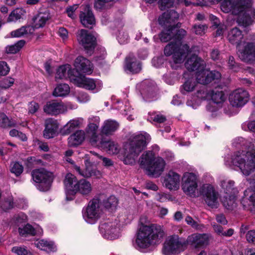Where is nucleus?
Listing matches in <instances>:
<instances>
[{
  "label": "nucleus",
  "instance_id": "bb28decb",
  "mask_svg": "<svg viewBox=\"0 0 255 255\" xmlns=\"http://www.w3.org/2000/svg\"><path fill=\"white\" fill-rule=\"evenodd\" d=\"M74 65L78 71L87 74H90L93 70L91 62L81 56L76 59Z\"/></svg>",
  "mask_w": 255,
  "mask_h": 255
},
{
  "label": "nucleus",
  "instance_id": "58836bf2",
  "mask_svg": "<svg viewBox=\"0 0 255 255\" xmlns=\"http://www.w3.org/2000/svg\"><path fill=\"white\" fill-rule=\"evenodd\" d=\"M34 245L37 248L48 252H54L57 250L56 246L51 241L45 240H37L35 242Z\"/></svg>",
  "mask_w": 255,
  "mask_h": 255
},
{
  "label": "nucleus",
  "instance_id": "a19ab883",
  "mask_svg": "<svg viewBox=\"0 0 255 255\" xmlns=\"http://www.w3.org/2000/svg\"><path fill=\"white\" fill-rule=\"evenodd\" d=\"M235 182L229 179H224L221 181V186L226 195L237 194V190L234 187Z\"/></svg>",
  "mask_w": 255,
  "mask_h": 255
},
{
  "label": "nucleus",
  "instance_id": "a211bd4d",
  "mask_svg": "<svg viewBox=\"0 0 255 255\" xmlns=\"http://www.w3.org/2000/svg\"><path fill=\"white\" fill-rule=\"evenodd\" d=\"M186 243L193 248L203 249L209 244V235L205 233H194L188 237Z\"/></svg>",
  "mask_w": 255,
  "mask_h": 255
},
{
  "label": "nucleus",
  "instance_id": "7ed1b4c3",
  "mask_svg": "<svg viewBox=\"0 0 255 255\" xmlns=\"http://www.w3.org/2000/svg\"><path fill=\"white\" fill-rule=\"evenodd\" d=\"M174 21H172L169 26L171 28H175L173 32L174 41L168 44L164 48V54L166 56L173 55V61L175 63H182L186 55L189 52H191L193 49L198 48L194 47L189 49V46L187 44H182L181 40L186 35L187 32L183 29H177L174 24Z\"/></svg>",
  "mask_w": 255,
  "mask_h": 255
},
{
  "label": "nucleus",
  "instance_id": "79ce46f5",
  "mask_svg": "<svg viewBox=\"0 0 255 255\" xmlns=\"http://www.w3.org/2000/svg\"><path fill=\"white\" fill-rule=\"evenodd\" d=\"M236 194H229L224 196L222 199L224 206L228 210H233L236 207Z\"/></svg>",
  "mask_w": 255,
  "mask_h": 255
},
{
  "label": "nucleus",
  "instance_id": "473e14b6",
  "mask_svg": "<svg viewBox=\"0 0 255 255\" xmlns=\"http://www.w3.org/2000/svg\"><path fill=\"white\" fill-rule=\"evenodd\" d=\"M97 145L106 148L107 151L110 154H117L120 151V147L117 143L114 141L105 140L103 138L100 139V141Z\"/></svg>",
  "mask_w": 255,
  "mask_h": 255
},
{
  "label": "nucleus",
  "instance_id": "bf43d9fd",
  "mask_svg": "<svg viewBox=\"0 0 255 255\" xmlns=\"http://www.w3.org/2000/svg\"><path fill=\"white\" fill-rule=\"evenodd\" d=\"M11 251L17 255H27L29 251L24 246H15L12 248Z\"/></svg>",
  "mask_w": 255,
  "mask_h": 255
},
{
  "label": "nucleus",
  "instance_id": "7c9ffc66",
  "mask_svg": "<svg viewBox=\"0 0 255 255\" xmlns=\"http://www.w3.org/2000/svg\"><path fill=\"white\" fill-rule=\"evenodd\" d=\"M125 69L131 73H137L141 69L140 63L133 56H129L126 59Z\"/></svg>",
  "mask_w": 255,
  "mask_h": 255
},
{
  "label": "nucleus",
  "instance_id": "c756f323",
  "mask_svg": "<svg viewBox=\"0 0 255 255\" xmlns=\"http://www.w3.org/2000/svg\"><path fill=\"white\" fill-rule=\"evenodd\" d=\"M14 207L24 209L27 207V203L25 200L19 199L13 201V198L10 196H8L2 203L1 208L4 211L10 210Z\"/></svg>",
  "mask_w": 255,
  "mask_h": 255
},
{
  "label": "nucleus",
  "instance_id": "8fccbe9b",
  "mask_svg": "<svg viewBox=\"0 0 255 255\" xmlns=\"http://www.w3.org/2000/svg\"><path fill=\"white\" fill-rule=\"evenodd\" d=\"M25 41L21 40L13 45H8L5 48V52L8 54H14L20 50L24 46Z\"/></svg>",
  "mask_w": 255,
  "mask_h": 255
},
{
  "label": "nucleus",
  "instance_id": "f3484780",
  "mask_svg": "<svg viewBox=\"0 0 255 255\" xmlns=\"http://www.w3.org/2000/svg\"><path fill=\"white\" fill-rule=\"evenodd\" d=\"M249 97L248 91L242 88H239L230 95L229 101L233 107H242L249 101Z\"/></svg>",
  "mask_w": 255,
  "mask_h": 255
},
{
  "label": "nucleus",
  "instance_id": "423d86ee",
  "mask_svg": "<svg viewBox=\"0 0 255 255\" xmlns=\"http://www.w3.org/2000/svg\"><path fill=\"white\" fill-rule=\"evenodd\" d=\"M150 139V135L146 133L131 136L128 143L125 146L123 158L124 163L129 165L133 164Z\"/></svg>",
  "mask_w": 255,
  "mask_h": 255
},
{
  "label": "nucleus",
  "instance_id": "6ab92c4d",
  "mask_svg": "<svg viewBox=\"0 0 255 255\" xmlns=\"http://www.w3.org/2000/svg\"><path fill=\"white\" fill-rule=\"evenodd\" d=\"M116 222H102L99 226V230L103 237L109 240H115L120 236Z\"/></svg>",
  "mask_w": 255,
  "mask_h": 255
},
{
  "label": "nucleus",
  "instance_id": "69168bd1",
  "mask_svg": "<svg viewBox=\"0 0 255 255\" xmlns=\"http://www.w3.org/2000/svg\"><path fill=\"white\" fill-rule=\"evenodd\" d=\"M9 72V68L7 63L4 61H0V77L7 75Z\"/></svg>",
  "mask_w": 255,
  "mask_h": 255
},
{
  "label": "nucleus",
  "instance_id": "0e129e2a",
  "mask_svg": "<svg viewBox=\"0 0 255 255\" xmlns=\"http://www.w3.org/2000/svg\"><path fill=\"white\" fill-rule=\"evenodd\" d=\"M27 27L22 26L20 28L12 31L11 32V35L12 37H19L23 36L27 33Z\"/></svg>",
  "mask_w": 255,
  "mask_h": 255
},
{
  "label": "nucleus",
  "instance_id": "6e6d98bb",
  "mask_svg": "<svg viewBox=\"0 0 255 255\" xmlns=\"http://www.w3.org/2000/svg\"><path fill=\"white\" fill-rule=\"evenodd\" d=\"M10 171L16 176H19L23 170V166L18 162H13L10 164Z\"/></svg>",
  "mask_w": 255,
  "mask_h": 255
},
{
  "label": "nucleus",
  "instance_id": "864d4df0",
  "mask_svg": "<svg viewBox=\"0 0 255 255\" xmlns=\"http://www.w3.org/2000/svg\"><path fill=\"white\" fill-rule=\"evenodd\" d=\"M24 13V11L22 9L16 8L13 10L9 15L7 22H13L20 19Z\"/></svg>",
  "mask_w": 255,
  "mask_h": 255
},
{
  "label": "nucleus",
  "instance_id": "09e8293b",
  "mask_svg": "<svg viewBox=\"0 0 255 255\" xmlns=\"http://www.w3.org/2000/svg\"><path fill=\"white\" fill-rule=\"evenodd\" d=\"M18 232L19 235L22 237H27L29 235L34 236L36 234L35 230L29 224H27L22 228L19 227Z\"/></svg>",
  "mask_w": 255,
  "mask_h": 255
},
{
  "label": "nucleus",
  "instance_id": "e433bc0d",
  "mask_svg": "<svg viewBox=\"0 0 255 255\" xmlns=\"http://www.w3.org/2000/svg\"><path fill=\"white\" fill-rule=\"evenodd\" d=\"M74 194L77 192H79L82 195H88L92 191L91 183L85 179L79 180L76 183V187H74Z\"/></svg>",
  "mask_w": 255,
  "mask_h": 255
},
{
  "label": "nucleus",
  "instance_id": "9d476101",
  "mask_svg": "<svg viewBox=\"0 0 255 255\" xmlns=\"http://www.w3.org/2000/svg\"><path fill=\"white\" fill-rule=\"evenodd\" d=\"M33 180L38 183L37 188L42 191H48L50 187L52 181V175L51 172L44 168L35 169L32 172Z\"/></svg>",
  "mask_w": 255,
  "mask_h": 255
},
{
  "label": "nucleus",
  "instance_id": "3c124183",
  "mask_svg": "<svg viewBox=\"0 0 255 255\" xmlns=\"http://www.w3.org/2000/svg\"><path fill=\"white\" fill-rule=\"evenodd\" d=\"M27 220V216L23 213H19L15 215L11 221V225L15 226H19L20 225L24 223Z\"/></svg>",
  "mask_w": 255,
  "mask_h": 255
},
{
  "label": "nucleus",
  "instance_id": "2eb2a0df",
  "mask_svg": "<svg viewBox=\"0 0 255 255\" xmlns=\"http://www.w3.org/2000/svg\"><path fill=\"white\" fill-rule=\"evenodd\" d=\"M77 40L88 53H91L96 45L95 37L85 29H81L77 33Z\"/></svg>",
  "mask_w": 255,
  "mask_h": 255
},
{
  "label": "nucleus",
  "instance_id": "72a5a7b5",
  "mask_svg": "<svg viewBox=\"0 0 255 255\" xmlns=\"http://www.w3.org/2000/svg\"><path fill=\"white\" fill-rule=\"evenodd\" d=\"M74 169L80 175L85 177L95 176L100 178L101 176L100 171L97 170L95 167L91 165L87 166L84 171H82L80 167L77 165L74 166Z\"/></svg>",
  "mask_w": 255,
  "mask_h": 255
},
{
  "label": "nucleus",
  "instance_id": "4be33fe9",
  "mask_svg": "<svg viewBox=\"0 0 255 255\" xmlns=\"http://www.w3.org/2000/svg\"><path fill=\"white\" fill-rule=\"evenodd\" d=\"M74 80L78 87L90 90H95V92L99 91L103 85L99 80H95L85 77L76 78Z\"/></svg>",
  "mask_w": 255,
  "mask_h": 255
},
{
  "label": "nucleus",
  "instance_id": "f8f14e48",
  "mask_svg": "<svg viewBox=\"0 0 255 255\" xmlns=\"http://www.w3.org/2000/svg\"><path fill=\"white\" fill-rule=\"evenodd\" d=\"M197 187V175L193 172H185L182 177V188L183 192L190 197H195Z\"/></svg>",
  "mask_w": 255,
  "mask_h": 255
},
{
  "label": "nucleus",
  "instance_id": "f704fd0d",
  "mask_svg": "<svg viewBox=\"0 0 255 255\" xmlns=\"http://www.w3.org/2000/svg\"><path fill=\"white\" fill-rule=\"evenodd\" d=\"M119 127V125L116 121L108 120L104 123L101 129V133L102 135H112L117 130Z\"/></svg>",
  "mask_w": 255,
  "mask_h": 255
},
{
  "label": "nucleus",
  "instance_id": "052dcab7",
  "mask_svg": "<svg viewBox=\"0 0 255 255\" xmlns=\"http://www.w3.org/2000/svg\"><path fill=\"white\" fill-rule=\"evenodd\" d=\"M208 27L206 24H195L193 27L194 33L197 35H202L205 33Z\"/></svg>",
  "mask_w": 255,
  "mask_h": 255
},
{
  "label": "nucleus",
  "instance_id": "dca6fc26",
  "mask_svg": "<svg viewBox=\"0 0 255 255\" xmlns=\"http://www.w3.org/2000/svg\"><path fill=\"white\" fill-rule=\"evenodd\" d=\"M71 103L64 104L55 101L47 102L43 107V111L48 115H57L63 114L69 109H75Z\"/></svg>",
  "mask_w": 255,
  "mask_h": 255
},
{
  "label": "nucleus",
  "instance_id": "338daca9",
  "mask_svg": "<svg viewBox=\"0 0 255 255\" xmlns=\"http://www.w3.org/2000/svg\"><path fill=\"white\" fill-rule=\"evenodd\" d=\"M117 39L120 43L123 44L128 42V36L127 33L124 31H120L118 36Z\"/></svg>",
  "mask_w": 255,
  "mask_h": 255
},
{
  "label": "nucleus",
  "instance_id": "ea45409f",
  "mask_svg": "<svg viewBox=\"0 0 255 255\" xmlns=\"http://www.w3.org/2000/svg\"><path fill=\"white\" fill-rule=\"evenodd\" d=\"M72 72L70 65L67 64L61 66L57 70L55 79L57 80L66 79L67 78H70Z\"/></svg>",
  "mask_w": 255,
  "mask_h": 255
},
{
  "label": "nucleus",
  "instance_id": "6e6552de",
  "mask_svg": "<svg viewBox=\"0 0 255 255\" xmlns=\"http://www.w3.org/2000/svg\"><path fill=\"white\" fill-rule=\"evenodd\" d=\"M85 221L90 224L96 223L103 214L102 201L99 198H94L90 201L85 209L82 211Z\"/></svg>",
  "mask_w": 255,
  "mask_h": 255
},
{
  "label": "nucleus",
  "instance_id": "20e7f679",
  "mask_svg": "<svg viewBox=\"0 0 255 255\" xmlns=\"http://www.w3.org/2000/svg\"><path fill=\"white\" fill-rule=\"evenodd\" d=\"M164 235L162 228L157 224L142 225L140 227L135 240V247L138 249H146L158 244Z\"/></svg>",
  "mask_w": 255,
  "mask_h": 255
},
{
  "label": "nucleus",
  "instance_id": "2f4dec72",
  "mask_svg": "<svg viewBox=\"0 0 255 255\" xmlns=\"http://www.w3.org/2000/svg\"><path fill=\"white\" fill-rule=\"evenodd\" d=\"M50 18V13L47 10L39 12L33 18V27L36 29L43 27Z\"/></svg>",
  "mask_w": 255,
  "mask_h": 255
},
{
  "label": "nucleus",
  "instance_id": "5fc2aeb1",
  "mask_svg": "<svg viewBox=\"0 0 255 255\" xmlns=\"http://www.w3.org/2000/svg\"><path fill=\"white\" fill-rule=\"evenodd\" d=\"M148 120L150 122H154L157 123H163L166 121V118L157 113H149L148 117Z\"/></svg>",
  "mask_w": 255,
  "mask_h": 255
},
{
  "label": "nucleus",
  "instance_id": "f03ea898",
  "mask_svg": "<svg viewBox=\"0 0 255 255\" xmlns=\"http://www.w3.org/2000/svg\"><path fill=\"white\" fill-rule=\"evenodd\" d=\"M221 0H210L213 3ZM252 0H224L221 4V9L225 13L231 12L238 15L244 12L238 18V23L244 27L252 24L255 21V9L251 7Z\"/></svg>",
  "mask_w": 255,
  "mask_h": 255
},
{
  "label": "nucleus",
  "instance_id": "774afa93",
  "mask_svg": "<svg viewBox=\"0 0 255 255\" xmlns=\"http://www.w3.org/2000/svg\"><path fill=\"white\" fill-rule=\"evenodd\" d=\"M242 128L245 130H249L250 131L255 133V120L244 123L242 125Z\"/></svg>",
  "mask_w": 255,
  "mask_h": 255
},
{
  "label": "nucleus",
  "instance_id": "4468645a",
  "mask_svg": "<svg viewBox=\"0 0 255 255\" xmlns=\"http://www.w3.org/2000/svg\"><path fill=\"white\" fill-rule=\"evenodd\" d=\"M136 88L140 93L143 99L147 102L153 100L156 95V86L155 83L145 80L136 85Z\"/></svg>",
  "mask_w": 255,
  "mask_h": 255
},
{
  "label": "nucleus",
  "instance_id": "4c0bfd02",
  "mask_svg": "<svg viewBox=\"0 0 255 255\" xmlns=\"http://www.w3.org/2000/svg\"><path fill=\"white\" fill-rule=\"evenodd\" d=\"M84 138V131L82 130H77L68 138V145L71 147L78 146L83 142Z\"/></svg>",
  "mask_w": 255,
  "mask_h": 255
},
{
  "label": "nucleus",
  "instance_id": "c03bdc74",
  "mask_svg": "<svg viewBox=\"0 0 255 255\" xmlns=\"http://www.w3.org/2000/svg\"><path fill=\"white\" fill-rule=\"evenodd\" d=\"M146 2L152 3L158 1L161 10L174 6L176 4V0H145Z\"/></svg>",
  "mask_w": 255,
  "mask_h": 255
},
{
  "label": "nucleus",
  "instance_id": "f257e3e1",
  "mask_svg": "<svg viewBox=\"0 0 255 255\" xmlns=\"http://www.w3.org/2000/svg\"><path fill=\"white\" fill-rule=\"evenodd\" d=\"M233 144L236 146H245L246 150L235 152L225 158V164L239 168L241 173L249 176L255 171V139L250 140L242 137L236 138Z\"/></svg>",
  "mask_w": 255,
  "mask_h": 255
},
{
  "label": "nucleus",
  "instance_id": "1a4fd4ad",
  "mask_svg": "<svg viewBox=\"0 0 255 255\" xmlns=\"http://www.w3.org/2000/svg\"><path fill=\"white\" fill-rule=\"evenodd\" d=\"M247 181L253 189L249 188L244 191L241 204L245 210L255 214V174L247 178Z\"/></svg>",
  "mask_w": 255,
  "mask_h": 255
},
{
  "label": "nucleus",
  "instance_id": "de8ad7c7",
  "mask_svg": "<svg viewBox=\"0 0 255 255\" xmlns=\"http://www.w3.org/2000/svg\"><path fill=\"white\" fill-rule=\"evenodd\" d=\"M118 200L117 198L114 196H111L107 199L103 200L102 202L105 208L109 210H114L118 205Z\"/></svg>",
  "mask_w": 255,
  "mask_h": 255
},
{
  "label": "nucleus",
  "instance_id": "0eeeda50",
  "mask_svg": "<svg viewBox=\"0 0 255 255\" xmlns=\"http://www.w3.org/2000/svg\"><path fill=\"white\" fill-rule=\"evenodd\" d=\"M179 17L178 13L174 10H170L164 12L158 18L159 24L165 28L160 33L159 36L161 41L166 42L173 38V32L175 28H171L169 25Z\"/></svg>",
  "mask_w": 255,
  "mask_h": 255
},
{
  "label": "nucleus",
  "instance_id": "9b49d317",
  "mask_svg": "<svg viewBox=\"0 0 255 255\" xmlns=\"http://www.w3.org/2000/svg\"><path fill=\"white\" fill-rule=\"evenodd\" d=\"M199 195L208 206L212 208L218 207L219 193L211 184L202 185L199 188Z\"/></svg>",
  "mask_w": 255,
  "mask_h": 255
},
{
  "label": "nucleus",
  "instance_id": "37998d69",
  "mask_svg": "<svg viewBox=\"0 0 255 255\" xmlns=\"http://www.w3.org/2000/svg\"><path fill=\"white\" fill-rule=\"evenodd\" d=\"M197 85V84L193 78L189 79L180 87V92L183 94H186L193 91Z\"/></svg>",
  "mask_w": 255,
  "mask_h": 255
},
{
  "label": "nucleus",
  "instance_id": "e2e57ef3",
  "mask_svg": "<svg viewBox=\"0 0 255 255\" xmlns=\"http://www.w3.org/2000/svg\"><path fill=\"white\" fill-rule=\"evenodd\" d=\"M14 82L13 78L7 77L3 79L0 82V87L2 88L7 89L11 86Z\"/></svg>",
  "mask_w": 255,
  "mask_h": 255
},
{
  "label": "nucleus",
  "instance_id": "5701e85b",
  "mask_svg": "<svg viewBox=\"0 0 255 255\" xmlns=\"http://www.w3.org/2000/svg\"><path fill=\"white\" fill-rule=\"evenodd\" d=\"M239 58L245 62L255 61V43L248 42L243 47L237 48Z\"/></svg>",
  "mask_w": 255,
  "mask_h": 255
},
{
  "label": "nucleus",
  "instance_id": "c85d7f7f",
  "mask_svg": "<svg viewBox=\"0 0 255 255\" xmlns=\"http://www.w3.org/2000/svg\"><path fill=\"white\" fill-rule=\"evenodd\" d=\"M45 129L43 131V135L46 138L53 137L58 128V123L56 120L49 118L45 120Z\"/></svg>",
  "mask_w": 255,
  "mask_h": 255
},
{
  "label": "nucleus",
  "instance_id": "39448f33",
  "mask_svg": "<svg viewBox=\"0 0 255 255\" xmlns=\"http://www.w3.org/2000/svg\"><path fill=\"white\" fill-rule=\"evenodd\" d=\"M153 148L154 151L149 150L142 154L139 159V162L141 167L145 169L146 174L148 176L157 178L164 171L166 163L160 157L155 158V153L159 150V147L155 145Z\"/></svg>",
  "mask_w": 255,
  "mask_h": 255
},
{
  "label": "nucleus",
  "instance_id": "4d7b16f0",
  "mask_svg": "<svg viewBox=\"0 0 255 255\" xmlns=\"http://www.w3.org/2000/svg\"><path fill=\"white\" fill-rule=\"evenodd\" d=\"M181 2H184L186 6H189L192 3L196 5L206 6L207 5V0H196V2L188 0H176V4Z\"/></svg>",
  "mask_w": 255,
  "mask_h": 255
},
{
  "label": "nucleus",
  "instance_id": "c9c22d12",
  "mask_svg": "<svg viewBox=\"0 0 255 255\" xmlns=\"http://www.w3.org/2000/svg\"><path fill=\"white\" fill-rule=\"evenodd\" d=\"M243 38L242 32L238 27L232 28L228 33V40L231 44L236 45L237 48L240 46V42Z\"/></svg>",
  "mask_w": 255,
  "mask_h": 255
},
{
  "label": "nucleus",
  "instance_id": "cd10ccee",
  "mask_svg": "<svg viewBox=\"0 0 255 255\" xmlns=\"http://www.w3.org/2000/svg\"><path fill=\"white\" fill-rule=\"evenodd\" d=\"M80 20L82 24L86 27L91 28L95 24V18L91 10L90 7L86 5L83 11H81Z\"/></svg>",
  "mask_w": 255,
  "mask_h": 255
},
{
  "label": "nucleus",
  "instance_id": "603ef678",
  "mask_svg": "<svg viewBox=\"0 0 255 255\" xmlns=\"http://www.w3.org/2000/svg\"><path fill=\"white\" fill-rule=\"evenodd\" d=\"M16 125V123L9 120L3 113L0 114V126L3 128L12 127Z\"/></svg>",
  "mask_w": 255,
  "mask_h": 255
},
{
  "label": "nucleus",
  "instance_id": "393cba45",
  "mask_svg": "<svg viewBox=\"0 0 255 255\" xmlns=\"http://www.w3.org/2000/svg\"><path fill=\"white\" fill-rule=\"evenodd\" d=\"M186 69L191 71L202 70L206 66V62L197 55L194 54L189 56L185 63Z\"/></svg>",
  "mask_w": 255,
  "mask_h": 255
},
{
  "label": "nucleus",
  "instance_id": "a18cd8bd",
  "mask_svg": "<svg viewBox=\"0 0 255 255\" xmlns=\"http://www.w3.org/2000/svg\"><path fill=\"white\" fill-rule=\"evenodd\" d=\"M70 92V87L66 84L58 85L54 89L53 95L56 97H64L67 95Z\"/></svg>",
  "mask_w": 255,
  "mask_h": 255
},
{
  "label": "nucleus",
  "instance_id": "a878e982",
  "mask_svg": "<svg viewBox=\"0 0 255 255\" xmlns=\"http://www.w3.org/2000/svg\"><path fill=\"white\" fill-rule=\"evenodd\" d=\"M67 200L73 199L74 189L76 187V178L72 174L67 173L64 181Z\"/></svg>",
  "mask_w": 255,
  "mask_h": 255
},
{
  "label": "nucleus",
  "instance_id": "412c9836",
  "mask_svg": "<svg viewBox=\"0 0 255 255\" xmlns=\"http://www.w3.org/2000/svg\"><path fill=\"white\" fill-rule=\"evenodd\" d=\"M89 124L87 128V133L91 136L90 142L93 145H97L102 139V135H97L96 131L99 126L100 118L97 116H92L88 119Z\"/></svg>",
  "mask_w": 255,
  "mask_h": 255
},
{
  "label": "nucleus",
  "instance_id": "aec40b11",
  "mask_svg": "<svg viewBox=\"0 0 255 255\" xmlns=\"http://www.w3.org/2000/svg\"><path fill=\"white\" fill-rule=\"evenodd\" d=\"M221 77V73L216 70L210 71L204 68L196 72V79L197 82L201 84L206 85L213 80H218Z\"/></svg>",
  "mask_w": 255,
  "mask_h": 255
},
{
  "label": "nucleus",
  "instance_id": "ddd939ff",
  "mask_svg": "<svg viewBox=\"0 0 255 255\" xmlns=\"http://www.w3.org/2000/svg\"><path fill=\"white\" fill-rule=\"evenodd\" d=\"M185 245V241L177 235L170 236L164 243L163 253L165 255L176 254L182 251Z\"/></svg>",
  "mask_w": 255,
  "mask_h": 255
},
{
  "label": "nucleus",
  "instance_id": "49530a36",
  "mask_svg": "<svg viewBox=\"0 0 255 255\" xmlns=\"http://www.w3.org/2000/svg\"><path fill=\"white\" fill-rule=\"evenodd\" d=\"M210 94L212 100L216 104L222 103L226 99L224 92L217 89L212 90Z\"/></svg>",
  "mask_w": 255,
  "mask_h": 255
},
{
  "label": "nucleus",
  "instance_id": "680f3d73",
  "mask_svg": "<svg viewBox=\"0 0 255 255\" xmlns=\"http://www.w3.org/2000/svg\"><path fill=\"white\" fill-rule=\"evenodd\" d=\"M9 135L12 137H17L22 141L27 140V136L25 133H23L15 129H11L9 131Z\"/></svg>",
  "mask_w": 255,
  "mask_h": 255
},
{
  "label": "nucleus",
  "instance_id": "13d9d810",
  "mask_svg": "<svg viewBox=\"0 0 255 255\" xmlns=\"http://www.w3.org/2000/svg\"><path fill=\"white\" fill-rule=\"evenodd\" d=\"M79 124L80 122L78 120H73L69 121L65 127L67 133H70L73 131L79 126Z\"/></svg>",
  "mask_w": 255,
  "mask_h": 255
},
{
  "label": "nucleus",
  "instance_id": "b1692460",
  "mask_svg": "<svg viewBox=\"0 0 255 255\" xmlns=\"http://www.w3.org/2000/svg\"><path fill=\"white\" fill-rule=\"evenodd\" d=\"M180 175L172 170H169L164 176L163 184L170 190H176L179 188Z\"/></svg>",
  "mask_w": 255,
  "mask_h": 255
}]
</instances>
